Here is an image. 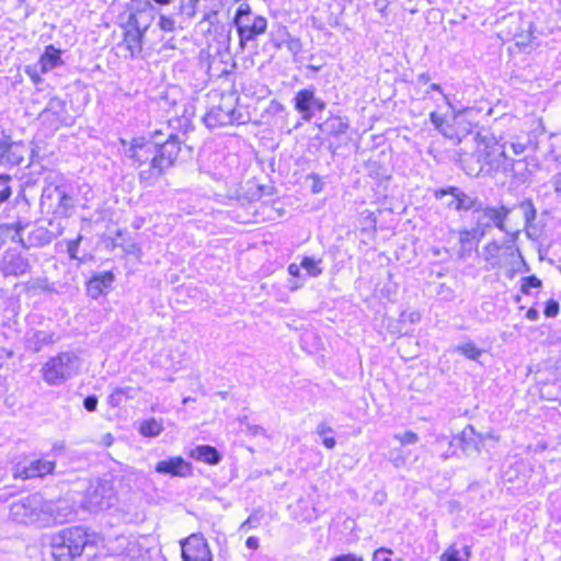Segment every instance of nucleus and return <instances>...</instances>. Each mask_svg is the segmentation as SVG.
I'll use <instances>...</instances> for the list:
<instances>
[{"instance_id": "nucleus-18", "label": "nucleus", "mask_w": 561, "mask_h": 561, "mask_svg": "<svg viewBox=\"0 0 561 561\" xmlns=\"http://www.w3.org/2000/svg\"><path fill=\"white\" fill-rule=\"evenodd\" d=\"M45 512L49 519H47V527L54 524H64L75 518L77 507L75 502L69 499H60L57 502L45 501Z\"/></svg>"}, {"instance_id": "nucleus-39", "label": "nucleus", "mask_w": 561, "mask_h": 561, "mask_svg": "<svg viewBox=\"0 0 561 561\" xmlns=\"http://www.w3.org/2000/svg\"><path fill=\"white\" fill-rule=\"evenodd\" d=\"M163 431V426L156 419L145 420L139 427V433L145 437H156Z\"/></svg>"}, {"instance_id": "nucleus-10", "label": "nucleus", "mask_w": 561, "mask_h": 561, "mask_svg": "<svg viewBox=\"0 0 561 561\" xmlns=\"http://www.w3.org/2000/svg\"><path fill=\"white\" fill-rule=\"evenodd\" d=\"M81 358L75 352H60L42 367L43 380L49 386H60L80 373Z\"/></svg>"}, {"instance_id": "nucleus-27", "label": "nucleus", "mask_w": 561, "mask_h": 561, "mask_svg": "<svg viewBox=\"0 0 561 561\" xmlns=\"http://www.w3.org/2000/svg\"><path fill=\"white\" fill-rule=\"evenodd\" d=\"M536 160L535 158L525 157L523 159H513L508 157L507 171L504 173L510 174L514 181L518 184H525L531 175L529 170L530 161Z\"/></svg>"}, {"instance_id": "nucleus-11", "label": "nucleus", "mask_w": 561, "mask_h": 561, "mask_svg": "<svg viewBox=\"0 0 561 561\" xmlns=\"http://www.w3.org/2000/svg\"><path fill=\"white\" fill-rule=\"evenodd\" d=\"M10 516L16 523L33 524L38 527H47V519H49L45 512V500L38 493L13 502L10 506Z\"/></svg>"}, {"instance_id": "nucleus-37", "label": "nucleus", "mask_w": 561, "mask_h": 561, "mask_svg": "<svg viewBox=\"0 0 561 561\" xmlns=\"http://www.w3.org/2000/svg\"><path fill=\"white\" fill-rule=\"evenodd\" d=\"M119 561H148V557L147 552L137 541H130L126 547L125 556Z\"/></svg>"}, {"instance_id": "nucleus-16", "label": "nucleus", "mask_w": 561, "mask_h": 561, "mask_svg": "<svg viewBox=\"0 0 561 561\" xmlns=\"http://www.w3.org/2000/svg\"><path fill=\"white\" fill-rule=\"evenodd\" d=\"M436 199L443 201L447 196L456 197V211H471L472 216L478 211L481 205L484 203L477 195H469L465 193L458 186H447L437 188L433 193Z\"/></svg>"}, {"instance_id": "nucleus-33", "label": "nucleus", "mask_w": 561, "mask_h": 561, "mask_svg": "<svg viewBox=\"0 0 561 561\" xmlns=\"http://www.w3.org/2000/svg\"><path fill=\"white\" fill-rule=\"evenodd\" d=\"M195 116V105L191 102L179 103L178 114L173 117L175 118L176 126H173L174 129H180L184 134L193 128L192 118Z\"/></svg>"}, {"instance_id": "nucleus-61", "label": "nucleus", "mask_w": 561, "mask_h": 561, "mask_svg": "<svg viewBox=\"0 0 561 561\" xmlns=\"http://www.w3.org/2000/svg\"><path fill=\"white\" fill-rule=\"evenodd\" d=\"M550 183L556 194L561 195V170L552 175Z\"/></svg>"}, {"instance_id": "nucleus-31", "label": "nucleus", "mask_w": 561, "mask_h": 561, "mask_svg": "<svg viewBox=\"0 0 561 561\" xmlns=\"http://www.w3.org/2000/svg\"><path fill=\"white\" fill-rule=\"evenodd\" d=\"M35 182L26 180L20 185V190L14 198V207L16 208V216H31V208L33 203V196L27 193L28 188H32Z\"/></svg>"}, {"instance_id": "nucleus-5", "label": "nucleus", "mask_w": 561, "mask_h": 561, "mask_svg": "<svg viewBox=\"0 0 561 561\" xmlns=\"http://www.w3.org/2000/svg\"><path fill=\"white\" fill-rule=\"evenodd\" d=\"M93 542V535L85 528L68 527L50 536V553L55 561H73Z\"/></svg>"}, {"instance_id": "nucleus-6", "label": "nucleus", "mask_w": 561, "mask_h": 561, "mask_svg": "<svg viewBox=\"0 0 561 561\" xmlns=\"http://www.w3.org/2000/svg\"><path fill=\"white\" fill-rule=\"evenodd\" d=\"M45 186L39 197V211L42 215H53L55 219L69 218L75 210V198L68 185L59 181L45 178Z\"/></svg>"}, {"instance_id": "nucleus-54", "label": "nucleus", "mask_w": 561, "mask_h": 561, "mask_svg": "<svg viewBox=\"0 0 561 561\" xmlns=\"http://www.w3.org/2000/svg\"><path fill=\"white\" fill-rule=\"evenodd\" d=\"M125 389L116 388L107 398V402L112 407H118L122 403Z\"/></svg>"}, {"instance_id": "nucleus-35", "label": "nucleus", "mask_w": 561, "mask_h": 561, "mask_svg": "<svg viewBox=\"0 0 561 561\" xmlns=\"http://www.w3.org/2000/svg\"><path fill=\"white\" fill-rule=\"evenodd\" d=\"M500 139H502V142L506 144V148L510 147L516 156L524 153L528 148L533 151L538 149V141L533 140L529 136H527L526 141H522L519 137H515L507 141L502 137Z\"/></svg>"}, {"instance_id": "nucleus-46", "label": "nucleus", "mask_w": 561, "mask_h": 561, "mask_svg": "<svg viewBox=\"0 0 561 561\" xmlns=\"http://www.w3.org/2000/svg\"><path fill=\"white\" fill-rule=\"evenodd\" d=\"M198 0H181L179 12L183 14V20H192L196 15V3Z\"/></svg>"}, {"instance_id": "nucleus-14", "label": "nucleus", "mask_w": 561, "mask_h": 561, "mask_svg": "<svg viewBox=\"0 0 561 561\" xmlns=\"http://www.w3.org/2000/svg\"><path fill=\"white\" fill-rule=\"evenodd\" d=\"M183 561H213V552L202 533H194L180 541Z\"/></svg>"}, {"instance_id": "nucleus-42", "label": "nucleus", "mask_w": 561, "mask_h": 561, "mask_svg": "<svg viewBox=\"0 0 561 561\" xmlns=\"http://www.w3.org/2000/svg\"><path fill=\"white\" fill-rule=\"evenodd\" d=\"M13 182L12 175L9 173H0V205L9 202L13 194L11 183Z\"/></svg>"}, {"instance_id": "nucleus-17", "label": "nucleus", "mask_w": 561, "mask_h": 561, "mask_svg": "<svg viewBox=\"0 0 561 561\" xmlns=\"http://www.w3.org/2000/svg\"><path fill=\"white\" fill-rule=\"evenodd\" d=\"M32 270L30 259L24 256L21 252L15 249H8L4 251L1 257L0 271L8 277H20Z\"/></svg>"}, {"instance_id": "nucleus-56", "label": "nucleus", "mask_w": 561, "mask_h": 561, "mask_svg": "<svg viewBox=\"0 0 561 561\" xmlns=\"http://www.w3.org/2000/svg\"><path fill=\"white\" fill-rule=\"evenodd\" d=\"M99 399L95 394H89L83 400V408L88 412H95L98 409Z\"/></svg>"}, {"instance_id": "nucleus-26", "label": "nucleus", "mask_w": 561, "mask_h": 561, "mask_svg": "<svg viewBox=\"0 0 561 561\" xmlns=\"http://www.w3.org/2000/svg\"><path fill=\"white\" fill-rule=\"evenodd\" d=\"M114 280L115 276L111 271L95 274L87 283V293L92 299H98L112 287Z\"/></svg>"}, {"instance_id": "nucleus-64", "label": "nucleus", "mask_w": 561, "mask_h": 561, "mask_svg": "<svg viewBox=\"0 0 561 561\" xmlns=\"http://www.w3.org/2000/svg\"><path fill=\"white\" fill-rule=\"evenodd\" d=\"M300 268H301L300 264L297 265L296 263H291L288 265L287 271L290 276L298 278L301 275Z\"/></svg>"}, {"instance_id": "nucleus-40", "label": "nucleus", "mask_w": 561, "mask_h": 561, "mask_svg": "<svg viewBox=\"0 0 561 561\" xmlns=\"http://www.w3.org/2000/svg\"><path fill=\"white\" fill-rule=\"evenodd\" d=\"M454 351L458 354H461L462 356L470 360H478L483 353V351L478 348L476 344L472 342L458 344L457 346H455Z\"/></svg>"}, {"instance_id": "nucleus-29", "label": "nucleus", "mask_w": 561, "mask_h": 561, "mask_svg": "<svg viewBox=\"0 0 561 561\" xmlns=\"http://www.w3.org/2000/svg\"><path fill=\"white\" fill-rule=\"evenodd\" d=\"M318 128L329 136L339 137L348 130L350 119L347 116L331 114L324 122L318 125Z\"/></svg>"}, {"instance_id": "nucleus-49", "label": "nucleus", "mask_w": 561, "mask_h": 561, "mask_svg": "<svg viewBox=\"0 0 561 561\" xmlns=\"http://www.w3.org/2000/svg\"><path fill=\"white\" fill-rule=\"evenodd\" d=\"M38 67V64L37 65H27L24 67V72L30 77V79L32 80V82L34 84H39L43 82V79H42V76L43 75L41 72V68L37 69Z\"/></svg>"}, {"instance_id": "nucleus-21", "label": "nucleus", "mask_w": 561, "mask_h": 561, "mask_svg": "<svg viewBox=\"0 0 561 561\" xmlns=\"http://www.w3.org/2000/svg\"><path fill=\"white\" fill-rule=\"evenodd\" d=\"M481 438L472 425H467L457 435L448 440L450 448L458 447L463 455L471 456L480 451Z\"/></svg>"}, {"instance_id": "nucleus-15", "label": "nucleus", "mask_w": 561, "mask_h": 561, "mask_svg": "<svg viewBox=\"0 0 561 561\" xmlns=\"http://www.w3.org/2000/svg\"><path fill=\"white\" fill-rule=\"evenodd\" d=\"M154 472L170 479H187L194 474L192 462L185 460L182 456H169L156 462Z\"/></svg>"}, {"instance_id": "nucleus-52", "label": "nucleus", "mask_w": 561, "mask_h": 561, "mask_svg": "<svg viewBox=\"0 0 561 561\" xmlns=\"http://www.w3.org/2000/svg\"><path fill=\"white\" fill-rule=\"evenodd\" d=\"M559 310H560L559 302L556 299H549L545 305L543 314L547 318H554L558 316Z\"/></svg>"}, {"instance_id": "nucleus-51", "label": "nucleus", "mask_w": 561, "mask_h": 561, "mask_svg": "<svg viewBox=\"0 0 561 561\" xmlns=\"http://www.w3.org/2000/svg\"><path fill=\"white\" fill-rule=\"evenodd\" d=\"M81 240H82V236L79 234L76 239L68 241L67 252L71 260H79L78 251H79Z\"/></svg>"}, {"instance_id": "nucleus-22", "label": "nucleus", "mask_w": 561, "mask_h": 561, "mask_svg": "<svg viewBox=\"0 0 561 561\" xmlns=\"http://www.w3.org/2000/svg\"><path fill=\"white\" fill-rule=\"evenodd\" d=\"M64 227L57 224L55 230H49L44 226H34L25 238L26 250L32 248H44L50 244L57 237L62 234Z\"/></svg>"}, {"instance_id": "nucleus-32", "label": "nucleus", "mask_w": 561, "mask_h": 561, "mask_svg": "<svg viewBox=\"0 0 561 561\" xmlns=\"http://www.w3.org/2000/svg\"><path fill=\"white\" fill-rule=\"evenodd\" d=\"M149 28V24L142 27V31L127 30L124 33V43L131 58L139 57L142 53V44L145 34Z\"/></svg>"}, {"instance_id": "nucleus-1", "label": "nucleus", "mask_w": 561, "mask_h": 561, "mask_svg": "<svg viewBox=\"0 0 561 561\" xmlns=\"http://www.w3.org/2000/svg\"><path fill=\"white\" fill-rule=\"evenodd\" d=\"M161 131H154L151 139L134 138L127 150V156L138 167L149 163L147 169L139 172V181L151 186L171 168L175 165L181 151L182 141L174 133L161 140Z\"/></svg>"}, {"instance_id": "nucleus-55", "label": "nucleus", "mask_w": 561, "mask_h": 561, "mask_svg": "<svg viewBox=\"0 0 561 561\" xmlns=\"http://www.w3.org/2000/svg\"><path fill=\"white\" fill-rule=\"evenodd\" d=\"M389 460L396 468H401L405 465V457L402 455L401 450H391Z\"/></svg>"}, {"instance_id": "nucleus-9", "label": "nucleus", "mask_w": 561, "mask_h": 561, "mask_svg": "<svg viewBox=\"0 0 561 561\" xmlns=\"http://www.w3.org/2000/svg\"><path fill=\"white\" fill-rule=\"evenodd\" d=\"M232 24L236 27L239 45L242 49L249 43H254L267 31V19L255 13L247 2L241 3L233 15Z\"/></svg>"}, {"instance_id": "nucleus-24", "label": "nucleus", "mask_w": 561, "mask_h": 561, "mask_svg": "<svg viewBox=\"0 0 561 561\" xmlns=\"http://www.w3.org/2000/svg\"><path fill=\"white\" fill-rule=\"evenodd\" d=\"M58 336L54 332L45 330H30L25 334V348L33 353H39L45 346L55 344Z\"/></svg>"}, {"instance_id": "nucleus-4", "label": "nucleus", "mask_w": 561, "mask_h": 561, "mask_svg": "<svg viewBox=\"0 0 561 561\" xmlns=\"http://www.w3.org/2000/svg\"><path fill=\"white\" fill-rule=\"evenodd\" d=\"M473 108H465L455 112L450 118H446L436 112L430 114V121L435 129L445 138L451 140L454 145H460L471 137L474 142V134H484L477 124L472 122L474 116Z\"/></svg>"}, {"instance_id": "nucleus-30", "label": "nucleus", "mask_w": 561, "mask_h": 561, "mask_svg": "<svg viewBox=\"0 0 561 561\" xmlns=\"http://www.w3.org/2000/svg\"><path fill=\"white\" fill-rule=\"evenodd\" d=\"M62 50L56 48L53 44L45 46L43 54L38 59V67H41L42 73H48L49 71L64 65L61 58Z\"/></svg>"}, {"instance_id": "nucleus-12", "label": "nucleus", "mask_w": 561, "mask_h": 561, "mask_svg": "<svg viewBox=\"0 0 561 561\" xmlns=\"http://www.w3.org/2000/svg\"><path fill=\"white\" fill-rule=\"evenodd\" d=\"M114 502L115 492L112 481L99 479L87 489L81 507L89 512H96L112 507Z\"/></svg>"}, {"instance_id": "nucleus-45", "label": "nucleus", "mask_w": 561, "mask_h": 561, "mask_svg": "<svg viewBox=\"0 0 561 561\" xmlns=\"http://www.w3.org/2000/svg\"><path fill=\"white\" fill-rule=\"evenodd\" d=\"M520 291L525 295H529L531 289H538L542 286L541 279L536 275L525 276L520 279Z\"/></svg>"}, {"instance_id": "nucleus-19", "label": "nucleus", "mask_w": 561, "mask_h": 561, "mask_svg": "<svg viewBox=\"0 0 561 561\" xmlns=\"http://www.w3.org/2000/svg\"><path fill=\"white\" fill-rule=\"evenodd\" d=\"M41 117L51 119L61 126H72L76 123V118L67 110L66 101L56 95L48 100Z\"/></svg>"}, {"instance_id": "nucleus-47", "label": "nucleus", "mask_w": 561, "mask_h": 561, "mask_svg": "<svg viewBox=\"0 0 561 561\" xmlns=\"http://www.w3.org/2000/svg\"><path fill=\"white\" fill-rule=\"evenodd\" d=\"M159 106L167 111L168 113L173 112L174 115L178 114L179 103L175 99L171 98L169 93H163L159 96L158 101Z\"/></svg>"}, {"instance_id": "nucleus-13", "label": "nucleus", "mask_w": 561, "mask_h": 561, "mask_svg": "<svg viewBox=\"0 0 561 561\" xmlns=\"http://www.w3.org/2000/svg\"><path fill=\"white\" fill-rule=\"evenodd\" d=\"M294 110L305 122H311L317 113H322L327 108V102L317 95L314 85L298 90L293 100Z\"/></svg>"}, {"instance_id": "nucleus-44", "label": "nucleus", "mask_w": 561, "mask_h": 561, "mask_svg": "<svg viewBox=\"0 0 561 561\" xmlns=\"http://www.w3.org/2000/svg\"><path fill=\"white\" fill-rule=\"evenodd\" d=\"M271 43L275 48L279 49L287 43L291 35L286 26H278L277 30L271 32Z\"/></svg>"}, {"instance_id": "nucleus-58", "label": "nucleus", "mask_w": 561, "mask_h": 561, "mask_svg": "<svg viewBox=\"0 0 561 561\" xmlns=\"http://www.w3.org/2000/svg\"><path fill=\"white\" fill-rule=\"evenodd\" d=\"M27 288L28 289H37V288H39V289H42L44 291L53 290L51 287L48 285L46 278H37V279L28 283Z\"/></svg>"}, {"instance_id": "nucleus-62", "label": "nucleus", "mask_w": 561, "mask_h": 561, "mask_svg": "<svg viewBox=\"0 0 561 561\" xmlns=\"http://www.w3.org/2000/svg\"><path fill=\"white\" fill-rule=\"evenodd\" d=\"M334 561H364L362 557H358L354 553H345V554H339L333 558Z\"/></svg>"}, {"instance_id": "nucleus-59", "label": "nucleus", "mask_w": 561, "mask_h": 561, "mask_svg": "<svg viewBox=\"0 0 561 561\" xmlns=\"http://www.w3.org/2000/svg\"><path fill=\"white\" fill-rule=\"evenodd\" d=\"M138 15L139 14L135 13L134 11H129V15L127 19V25L130 27L129 30L142 31V27L140 26V22L138 20Z\"/></svg>"}, {"instance_id": "nucleus-50", "label": "nucleus", "mask_w": 561, "mask_h": 561, "mask_svg": "<svg viewBox=\"0 0 561 561\" xmlns=\"http://www.w3.org/2000/svg\"><path fill=\"white\" fill-rule=\"evenodd\" d=\"M394 438L398 439L402 445H413L419 440L417 434L412 431H407L403 434H396Z\"/></svg>"}, {"instance_id": "nucleus-28", "label": "nucleus", "mask_w": 561, "mask_h": 561, "mask_svg": "<svg viewBox=\"0 0 561 561\" xmlns=\"http://www.w3.org/2000/svg\"><path fill=\"white\" fill-rule=\"evenodd\" d=\"M56 467L55 461L36 459L32 460L27 466H24L21 470L19 469L18 476L22 479L42 478L48 473H51Z\"/></svg>"}, {"instance_id": "nucleus-57", "label": "nucleus", "mask_w": 561, "mask_h": 561, "mask_svg": "<svg viewBox=\"0 0 561 561\" xmlns=\"http://www.w3.org/2000/svg\"><path fill=\"white\" fill-rule=\"evenodd\" d=\"M391 554L392 550L388 548H379L374 552L373 559L374 561H391Z\"/></svg>"}, {"instance_id": "nucleus-60", "label": "nucleus", "mask_w": 561, "mask_h": 561, "mask_svg": "<svg viewBox=\"0 0 561 561\" xmlns=\"http://www.w3.org/2000/svg\"><path fill=\"white\" fill-rule=\"evenodd\" d=\"M259 518L255 515H250L240 526L241 530H250L257 526Z\"/></svg>"}, {"instance_id": "nucleus-8", "label": "nucleus", "mask_w": 561, "mask_h": 561, "mask_svg": "<svg viewBox=\"0 0 561 561\" xmlns=\"http://www.w3.org/2000/svg\"><path fill=\"white\" fill-rule=\"evenodd\" d=\"M215 99H219L218 104L209 107L203 117L205 125L210 128L229 126L233 124H245L248 115L238 107L239 96L234 93H215Z\"/></svg>"}, {"instance_id": "nucleus-25", "label": "nucleus", "mask_w": 561, "mask_h": 561, "mask_svg": "<svg viewBox=\"0 0 561 561\" xmlns=\"http://www.w3.org/2000/svg\"><path fill=\"white\" fill-rule=\"evenodd\" d=\"M484 239L476 229H462L459 231L458 257L467 259L478 249L479 243Z\"/></svg>"}, {"instance_id": "nucleus-43", "label": "nucleus", "mask_w": 561, "mask_h": 561, "mask_svg": "<svg viewBox=\"0 0 561 561\" xmlns=\"http://www.w3.org/2000/svg\"><path fill=\"white\" fill-rule=\"evenodd\" d=\"M321 262V259L316 260L314 257L311 256H304L300 262V266L301 268L306 270L309 276L318 277L322 274V268L319 266Z\"/></svg>"}, {"instance_id": "nucleus-53", "label": "nucleus", "mask_w": 561, "mask_h": 561, "mask_svg": "<svg viewBox=\"0 0 561 561\" xmlns=\"http://www.w3.org/2000/svg\"><path fill=\"white\" fill-rule=\"evenodd\" d=\"M285 46L288 49V51L294 56L298 55L302 49V43L300 38L294 37L291 35L289 36V39H287Z\"/></svg>"}, {"instance_id": "nucleus-3", "label": "nucleus", "mask_w": 561, "mask_h": 561, "mask_svg": "<svg viewBox=\"0 0 561 561\" xmlns=\"http://www.w3.org/2000/svg\"><path fill=\"white\" fill-rule=\"evenodd\" d=\"M514 208H518L524 218V229L528 237H530L529 229L537 218V209L529 198H524L513 206L499 204L490 205L485 202L481 205L478 211L472 217V228L476 229L484 238L494 229L512 237V241H516L519 231H510L507 222Z\"/></svg>"}, {"instance_id": "nucleus-2", "label": "nucleus", "mask_w": 561, "mask_h": 561, "mask_svg": "<svg viewBox=\"0 0 561 561\" xmlns=\"http://www.w3.org/2000/svg\"><path fill=\"white\" fill-rule=\"evenodd\" d=\"M472 152L461 159V165L471 178L494 176L501 171H507L508 156L506 144L495 138L488 130L474 134Z\"/></svg>"}, {"instance_id": "nucleus-7", "label": "nucleus", "mask_w": 561, "mask_h": 561, "mask_svg": "<svg viewBox=\"0 0 561 561\" xmlns=\"http://www.w3.org/2000/svg\"><path fill=\"white\" fill-rule=\"evenodd\" d=\"M28 157L27 167L35 164L38 153L22 139H15L11 128L0 125V169L20 168Z\"/></svg>"}, {"instance_id": "nucleus-38", "label": "nucleus", "mask_w": 561, "mask_h": 561, "mask_svg": "<svg viewBox=\"0 0 561 561\" xmlns=\"http://www.w3.org/2000/svg\"><path fill=\"white\" fill-rule=\"evenodd\" d=\"M316 433L322 439V444L325 448L332 449L336 445V440L333 436V428L329 426L325 422H321L316 427Z\"/></svg>"}, {"instance_id": "nucleus-34", "label": "nucleus", "mask_w": 561, "mask_h": 561, "mask_svg": "<svg viewBox=\"0 0 561 561\" xmlns=\"http://www.w3.org/2000/svg\"><path fill=\"white\" fill-rule=\"evenodd\" d=\"M190 457L210 466H216L222 460V455L211 445L196 446L190 451Z\"/></svg>"}, {"instance_id": "nucleus-20", "label": "nucleus", "mask_w": 561, "mask_h": 561, "mask_svg": "<svg viewBox=\"0 0 561 561\" xmlns=\"http://www.w3.org/2000/svg\"><path fill=\"white\" fill-rule=\"evenodd\" d=\"M514 242L515 241H512V237L507 236L502 243H500L495 239L490 240L482 248L483 260L486 263H489L493 268L500 266V255L502 250H505L511 255H513L514 252H517L518 256L523 260L522 253L517 248L514 247Z\"/></svg>"}, {"instance_id": "nucleus-41", "label": "nucleus", "mask_w": 561, "mask_h": 561, "mask_svg": "<svg viewBox=\"0 0 561 561\" xmlns=\"http://www.w3.org/2000/svg\"><path fill=\"white\" fill-rule=\"evenodd\" d=\"M157 14L159 15L158 27L163 32H174L178 25L183 22L182 20H176L173 15L161 12L160 9Z\"/></svg>"}, {"instance_id": "nucleus-36", "label": "nucleus", "mask_w": 561, "mask_h": 561, "mask_svg": "<svg viewBox=\"0 0 561 561\" xmlns=\"http://www.w3.org/2000/svg\"><path fill=\"white\" fill-rule=\"evenodd\" d=\"M127 10L134 11L137 14L147 13L150 19L157 15L159 8L152 2V0H130V4H127Z\"/></svg>"}, {"instance_id": "nucleus-63", "label": "nucleus", "mask_w": 561, "mask_h": 561, "mask_svg": "<svg viewBox=\"0 0 561 561\" xmlns=\"http://www.w3.org/2000/svg\"><path fill=\"white\" fill-rule=\"evenodd\" d=\"M260 546V540L255 536H250L245 540V547L251 550H256Z\"/></svg>"}, {"instance_id": "nucleus-48", "label": "nucleus", "mask_w": 561, "mask_h": 561, "mask_svg": "<svg viewBox=\"0 0 561 561\" xmlns=\"http://www.w3.org/2000/svg\"><path fill=\"white\" fill-rule=\"evenodd\" d=\"M469 553L466 551L465 556H460V551L451 546L443 554L442 561H468Z\"/></svg>"}, {"instance_id": "nucleus-23", "label": "nucleus", "mask_w": 561, "mask_h": 561, "mask_svg": "<svg viewBox=\"0 0 561 561\" xmlns=\"http://www.w3.org/2000/svg\"><path fill=\"white\" fill-rule=\"evenodd\" d=\"M32 224L31 216H16L15 221L10 224H1L0 232L5 234L12 242L19 243L23 249L26 250L25 238L22 233Z\"/></svg>"}]
</instances>
